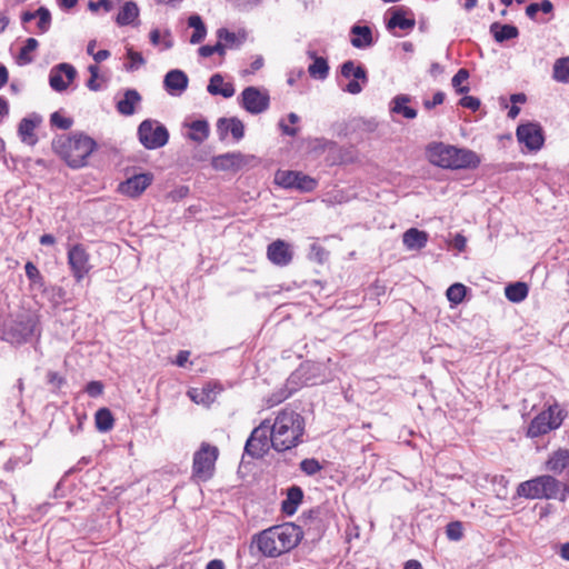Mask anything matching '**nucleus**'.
<instances>
[{"label": "nucleus", "instance_id": "4c0bfd02", "mask_svg": "<svg viewBox=\"0 0 569 569\" xmlns=\"http://www.w3.org/2000/svg\"><path fill=\"white\" fill-rule=\"evenodd\" d=\"M553 78L558 82L569 83V57L556 60L553 64Z\"/></svg>", "mask_w": 569, "mask_h": 569}, {"label": "nucleus", "instance_id": "5701e85b", "mask_svg": "<svg viewBox=\"0 0 569 569\" xmlns=\"http://www.w3.org/2000/svg\"><path fill=\"white\" fill-rule=\"evenodd\" d=\"M429 234L417 228L408 229L402 236V242L408 250H421L426 247Z\"/></svg>", "mask_w": 569, "mask_h": 569}, {"label": "nucleus", "instance_id": "dca6fc26", "mask_svg": "<svg viewBox=\"0 0 569 569\" xmlns=\"http://www.w3.org/2000/svg\"><path fill=\"white\" fill-rule=\"evenodd\" d=\"M254 541L258 550L266 557L274 558L283 553L278 536L273 533V527L257 535Z\"/></svg>", "mask_w": 569, "mask_h": 569}, {"label": "nucleus", "instance_id": "774afa93", "mask_svg": "<svg viewBox=\"0 0 569 569\" xmlns=\"http://www.w3.org/2000/svg\"><path fill=\"white\" fill-rule=\"evenodd\" d=\"M403 569H422V566L418 560H408Z\"/></svg>", "mask_w": 569, "mask_h": 569}, {"label": "nucleus", "instance_id": "6ab92c4d", "mask_svg": "<svg viewBox=\"0 0 569 569\" xmlns=\"http://www.w3.org/2000/svg\"><path fill=\"white\" fill-rule=\"evenodd\" d=\"M267 257L273 264L284 267L292 261L293 251L286 241L278 239L268 246Z\"/></svg>", "mask_w": 569, "mask_h": 569}, {"label": "nucleus", "instance_id": "20e7f679", "mask_svg": "<svg viewBox=\"0 0 569 569\" xmlns=\"http://www.w3.org/2000/svg\"><path fill=\"white\" fill-rule=\"evenodd\" d=\"M561 491V482L549 475L538 476L517 487V495L526 499H556Z\"/></svg>", "mask_w": 569, "mask_h": 569}, {"label": "nucleus", "instance_id": "f3484780", "mask_svg": "<svg viewBox=\"0 0 569 569\" xmlns=\"http://www.w3.org/2000/svg\"><path fill=\"white\" fill-rule=\"evenodd\" d=\"M77 71L74 67L68 63H60L53 68L49 76V83L56 91H63L74 79Z\"/></svg>", "mask_w": 569, "mask_h": 569}, {"label": "nucleus", "instance_id": "b1692460", "mask_svg": "<svg viewBox=\"0 0 569 569\" xmlns=\"http://www.w3.org/2000/svg\"><path fill=\"white\" fill-rule=\"evenodd\" d=\"M140 101L141 96L136 89H127L123 98L117 102V110L122 116H132Z\"/></svg>", "mask_w": 569, "mask_h": 569}, {"label": "nucleus", "instance_id": "4be33fe9", "mask_svg": "<svg viewBox=\"0 0 569 569\" xmlns=\"http://www.w3.org/2000/svg\"><path fill=\"white\" fill-rule=\"evenodd\" d=\"M41 122L40 117L33 116L29 118H23L18 128L19 136L24 143L33 146L37 143L38 139L34 134V129Z\"/></svg>", "mask_w": 569, "mask_h": 569}, {"label": "nucleus", "instance_id": "e433bc0d", "mask_svg": "<svg viewBox=\"0 0 569 569\" xmlns=\"http://www.w3.org/2000/svg\"><path fill=\"white\" fill-rule=\"evenodd\" d=\"M96 427L101 432H107L112 429L114 419L111 411L108 408H100L96 412Z\"/></svg>", "mask_w": 569, "mask_h": 569}, {"label": "nucleus", "instance_id": "f03ea898", "mask_svg": "<svg viewBox=\"0 0 569 569\" xmlns=\"http://www.w3.org/2000/svg\"><path fill=\"white\" fill-rule=\"evenodd\" d=\"M96 141L84 133L71 136H59L52 141V148L69 167L81 168L86 166L87 159L96 149Z\"/></svg>", "mask_w": 569, "mask_h": 569}, {"label": "nucleus", "instance_id": "7c9ffc66", "mask_svg": "<svg viewBox=\"0 0 569 569\" xmlns=\"http://www.w3.org/2000/svg\"><path fill=\"white\" fill-rule=\"evenodd\" d=\"M569 466V450L558 449L547 461V469L560 473Z\"/></svg>", "mask_w": 569, "mask_h": 569}, {"label": "nucleus", "instance_id": "6e6d98bb", "mask_svg": "<svg viewBox=\"0 0 569 569\" xmlns=\"http://www.w3.org/2000/svg\"><path fill=\"white\" fill-rule=\"evenodd\" d=\"M445 100V93L442 91H438L433 94L432 100H425L423 106L426 109L430 110L436 106H439Z\"/></svg>", "mask_w": 569, "mask_h": 569}, {"label": "nucleus", "instance_id": "c756f323", "mask_svg": "<svg viewBox=\"0 0 569 569\" xmlns=\"http://www.w3.org/2000/svg\"><path fill=\"white\" fill-rule=\"evenodd\" d=\"M139 17V8L136 2L127 1L116 17L118 26L123 27L134 22Z\"/></svg>", "mask_w": 569, "mask_h": 569}, {"label": "nucleus", "instance_id": "6e6552de", "mask_svg": "<svg viewBox=\"0 0 569 569\" xmlns=\"http://www.w3.org/2000/svg\"><path fill=\"white\" fill-rule=\"evenodd\" d=\"M138 137L146 149L153 150L168 143L169 132L157 120L146 119L138 127Z\"/></svg>", "mask_w": 569, "mask_h": 569}, {"label": "nucleus", "instance_id": "5fc2aeb1", "mask_svg": "<svg viewBox=\"0 0 569 569\" xmlns=\"http://www.w3.org/2000/svg\"><path fill=\"white\" fill-rule=\"evenodd\" d=\"M86 391L90 397H99L103 392V385L100 381H91L87 385Z\"/></svg>", "mask_w": 569, "mask_h": 569}, {"label": "nucleus", "instance_id": "bf43d9fd", "mask_svg": "<svg viewBox=\"0 0 569 569\" xmlns=\"http://www.w3.org/2000/svg\"><path fill=\"white\" fill-rule=\"evenodd\" d=\"M279 127L282 130L283 134H287V136H290V137H295L298 133V128L289 127L283 121L279 122Z\"/></svg>", "mask_w": 569, "mask_h": 569}, {"label": "nucleus", "instance_id": "4468645a", "mask_svg": "<svg viewBox=\"0 0 569 569\" xmlns=\"http://www.w3.org/2000/svg\"><path fill=\"white\" fill-rule=\"evenodd\" d=\"M273 533L278 536L283 553L293 549L302 539L301 528L290 522L274 526Z\"/></svg>", "mask_w": 569, "mask_h": 569}, {"label": "nucleus", "instance_id": "e2e57ef3", "mask_svg": "<svg viewBox=\"0 0 569 569\" xmlns=\"http://www.w3.org/2000/svg\"><path fill=\"white\" fill-rule=\"evenodd\" d=\"M39 241H40V243H41L42 246H51V244H53V243L56 242V239H54V237H53L52 234H50V233H44V234H42V236L40 237V240H39Z\"/></svg>", "mask_w": 569, "mask_h": 569}, {"label": "nucleus", "instance_id": "393cba45", "mask_svg": "<svg viewBox=\"0 0 569 569\" xmlns=\"http://www.w3.org/2000/svg\"><path fill=\"white\" fill-rule=\"evenodd\" d=\"M350 33L353 36L350 42L355 48L362 49L373 43L372 31L368 26L355 24L351 27Z\"/></svg>", "mask_w": 569, "mask_h": 569}, {"label": "nucleus", "instance_id": "f8f14e48", "mask_svg": "<svg viewBox=\"0 0 569 569\" xmlns=\"http://www.w3.org/2000/svg\"><path fill=\"white\" fill-rule=\"evenodd\" d=\"M516 134L518 141L523 143L530 151H538L543 146V132L538 123L520 124L517 128Z\"/></svg>", "mask_w": 569, "mask_h": 569}, {"label": "nucleus", "instance_id": "4d7b16f0", "mask_svg": "<svg viewBox=\"0 0 569 569\" xmlns=\"http://www.w3.org/2000/svg\"><path fill=\"white\" fill-rule=\"evenodd\" d=\"M234 7L240 10L251 9L260 3L261 0H229Z\"/></svg>", "mask_w": 569, "mask_h": 569}, {"label": "nucleus", "instance_id": "69168bd1", "mask_svg": "<svg viewBox=\"0 0 569 569\" xmlns=\"http://www.w3.org/2000/svg\"><path fill=\"white\" fill-rule=\"evenodd\" d=\"M206 569H224V563L222 560L213 559L207 563Z\"/></svg>", "mask_w": 569, "mask_h": 569}, {"label": "nucleus", "instance_id": "3c124183", "mask_svg": "<svg viewBox=\"0 0 569 569\" xmlns=\"http://www.w3.org/2000/svg\"><path fill=\"white\" fill-rule=\"evenodd\" d=\"M298 183L296 184V189L302 190V191H311L316 188L317 181L309 176H306L301 172H299V179Z\"/></svg>", "mask_w": 569, "mask_h": 569}, {"label": "nucleus", "instance_id": "cd10ccee", "mask_svg": "<svg viewBox=\"0 0 569 569\" xmlns=\"http://www.w3.org/2000/svg\"><path fill=\"white\" fill-rule=\"evenodd\" d=\"M490 33L493 39L501 43L511 39H515L519 36V30L517 27L512 24H502L500 22H493L490 26Z\"/></svg>", "mask_w": 569, "mask_h": 569}, {"label": "nucleus", "instance_id": "a19ab883", "mask_svg": "<svg viewBox=\"0 0 569 569\" xmlns=\"http://www.w3.org/2000/svg\"><path fill=\"white\" fill-rule=\"evenodd\" d=\"M466 292H467L466 286L457 282V283L451 284L447 289L446 296L451 303L459 305L460 302H462V300L466 296Z\"/></svg>", "mask_w": 569, "mask_h": 569}, {"label": "nucleus", "instance_id": "a211bd4d", "mask_svg": "<svg viewBox=\"0 0 569 569\" xmlns=\"http://www.w3.org/2000/svg\"><path fill=\"white\" fill-rule=\"evenodd\" d=\"M151 173H140L127 179L119 184V191L131 198L139 197L152 182Z\"/></svg>", "mask_w": 569, "mask_h": 569}, {"label": "nucleus", "instance_id": "ddd939ff", "mask_svg": "<svg viewBox=\"0 0 569 569\" xmlns=\"http://www.w3.org/2000/svg\"><path fill=\"white\" fill-rule=\"evenodd\" d=\"M252 156H246L241 152H227L223 154H219L212 158V167L216 170L222 171H238L244 166H247L250 160H252Z\"/></svg>", "mask_w": 569, "mask_h": 569}, {"label": "nucleus", "instance_id": "9d476101", "mask_svg": "<svg viewBox=\"0 0 569 569\" xmlns=\"http://www.w3.org/2000/svg\"><path fill=\"white\" fill-rule=\"evenodd\" d=\"M341 76L346 79L352 80L342 90L350 94H359L362 91V84H367L368 76L366 69L359 64L356 66L355 61L348 60L341 64Z\"/></svg>", "mask_w": 569, "mask_h": 569}, {"label": "nucleus", "instance_id": "473e14b6", "mask_svg": "<svg viewBox=\"0 0 569 569\" xmlns=\"http://www.w3.org/2000/svg\"><path fill=\"white\" fill-rule=\"evenodd\" d=\"M392 102V112L402 114L407 119H415L417 117L416 109L406 106L408 102H410L409 96L398 94L393 98Z\"/></svg>", "mask_w": 569, "mask_h": 569}, {"label": "nucleus", "instance_id": "2eb2a0df", "mask_svg": "<svg viewBox=\"0 0 569 569\" xmlns=\"http://www.w3.org/2000/svg\"><path fill=\"white\" fill-rule=\"evenodd\" d=\"M68 262L71 267L73 276L78 281L82 280L83 277L89 272V254L84 248L80 244L71 247L68 251Z\"/></svg>", "mask_w": 569, "mask_h": 569}, {"label": "nucleus", "instance_id": "58836bf2", "mask_svg": "<svg viewBox=\"0 0 569 569\" xmlns=\"http://www.w3.org/2000/svg\"><path fill=\"white\" fill-rule=\"evenodd\" d=\"M189 138L196 142H202L208 138L209 126L206 120H196L190 124Z\"/></svg>", "mask_w": 569, "mask_h": 569}, {"label": "nucleus", "instance_id": "49530a36", "mask_svg": "<svg viewBox=\"0 0 569 569\" xmlns=\"http://www.w3.org/2000/svg\"><path fill=\"white\" fill-rule=\"evenodd\" d=\"M446 533L448 539L458 541L463 536V528L460 521H452L447 525L446 527Z\"/></svg>", "mask_w": 569, "mask_h": 569}, {"label": "nucleus", "instance_id": "ea45409f", "mask_svg": "<svg viewBox=\"0 0 569 569\" xmlns=\"http://www.w3.org/2000/svg\"><path fill=\"white\" fill-rule=\"evenodd\" d=\"M299 172L298 171H277L274 181L283 188H296L298 183Z\"/></svg>", "mask_w": 569, "mask_h": 569}, {"label": "nucleus", "instance_id": "aec40b11", "mask_svg": "<svg viewBox=\"0 0 569 569\" xmlns=\"http://www.w3.org/2000/svg\"><path fill=\"white\" fill-rule=\"evenodd\" d=\"M188 82L187 74L179 69L170 70L163 80L166 90L171 94L182 93L187 89Z\"/></svg>", "mask_w": 569, "mask_h": 569}, {"label": "nucleus", "instance_id": "a18cd8bd", "mask_svg": "<svg viewBox=\"0 0 569 569\" xmlns=\"http://www.w3.org/2000/svg\"><path fill=\"white\" fill-rule=\"evenodd\" d=\"M300 469L307 476H315L322 469V466L317 459L307 458L300 462Z\"/></svg>", "mask_w": 569, "mask_h": 569}, {"label": "nucleus", "instance_id": "412c9836", "mask_svg": "<svg viewBox=\"0 0 569 569\" xmlns=\"http://www.w3.org/2000/svg\"><path fill=\"white\" fill-rule=\"evenodd\" d=\"M217 130L220 139H224L229 131L237 141L244 136V126L238 118H220L217 122Z\"/></svg>", "mask_w": 569, "mask_h": 569}, {"label": "nucleus", "instance_id": "8fccbe9b", "mask_svg": "<svg viewBox=\"0 0 569 569\" xmlns=\"http://www.w3.org/2000/svg\"><path fill=\"white\" fill-rule=\"evenodd\" d=\"M213 53H218L219 56H224V48L222 47V42L218 41L214 46H202L199 48V54L203 58L210 57Z\"/></svg>", "mask_w": 569, "mask_h": 569}, {"label": "nucleus", "instance_id": "c03bdc74", "mask_svg": "<svg viewBox=\"0 0 569 569\" xmlns=\"http://www.w3.org/2000/svg\"><path fill=\"white\" fill-rule=\"evenodd\" d=\"M26 274L30 282L34 286L43 287L44 280L36 264L31 261H28L24 266Z\"/></svg>", "mask_w": 569, "mask_h": 569}, {"label": "nucleus", "instance_id": "79ce46f5", "mask_svg": "<svg viewBox=\"0 0 569 569\" xmlns=\"http://www.w3.org/2000/svg\"><path fill=\"white\" fill-rule=\"evenodd\" d=\"M468 78L469 72L463 68L459 69L458 72L452 77L451 84L456 89L457 93L462 94L470 90L468 86H462V82L467 81Z\"/></svg>", "mask_w": 569, "mask_h": 569}, {"label": "nucleus", "instance_id": "052dcab7", "mask_svg": "<svg viewBox=\"0 0 569 569\" xmlns=\"http://www.w3.org/2000/svg\"><path fill=\"white\" fill-rule=\"evenodd\" d=\"M190 356V352L189 351H186V350H182L178 353L177 356V360H176V363L179 366V367H183L186 365V362L188 361V358Z\"/></svg>", "mask_w": 569, "mask_h": 569}, {"label": "nucleus", "instance_id": "72a5a7b5", "mask_svg": "<svg viewBox=\"0 0 569 569\" xmlns=\"http://www.w3.org/2000/svg\"><path fill=\"white\" fill-rule=\"evenodd\" d=\"M416 26L415 19H409L405 17V13L401 9H397L392 12L391 18L387 23V28L389 30L395 28H400L402 30H411Z\"/></svg>", "mask_w": 569, "mask_h": 569}, {"label": "nucleus", "instance_id": "2f4dec72", "mask_svg": "<svg viewBox=\"0 0 569 569\" xmlns=\"http://www.w3.org/2000/svg\"><path fill=\"white\" fill-rule=\"evenodd\" d=\"M216 83H223L221 74L216 73L210 78L207 90L209 93L217 96L220 94L223 98H230L234 94V88L232 83H224L222 87H216Z\"/></svg>", "mask_w": 569, "mask_h": 569}, {"label": "nucleus", "instance_id": "9b49d317", "mask_svg": "<svg viewBox=\"0 0 569 569\" xmlns=\"http://www.w3.org/2000/svg\"><path fill=\"white\" fill-rule=\"evenodd\" d=\"M270 97L268 91L257 87H247L241 93L240 104L252 114H259L269 108Z\"/></svg>", "mask_w": 569, "mask_h": 569}, {"label": "nucleus", "instance_id": "de8ad7c7", "mask_svg": "<svg viewBox=\"0 0 569 569\" xmlns=\"http://www.w3.org/2000/svg\"><path fill=\"white\" fill-rule=\"evenodd\" d=\"M37 17L39 18L38 27L42 32H46L49 29L51 14L50 11L43 7H40L36 11Z\"/></svg>", "mask_w": 569, "mask_h": 569}, {"label": "nucleus", "instance_id": "bb28decb", "mask_svg": "<svg viewBox=\"0 0 569 569\" xmlns=\"http://www.w3.org/2000/svg\"><path fill=\"white\" fill-rule=\"evenodd\" d=\"M217 37L222 42L224 51L227 49H238L246 41V32L234 33L226 28L218 29Z\"/></svg>", "mask_w": 569, "mask_h": 569}, {"label": "nucleus", "instance_id": "0e129e2a", "mask_svg": "<svg viewBox=\"0 0 569 569\" xmlns=\"http://www.w3.org/2000/svg\"><path fill=\"white\" fill-rule=\"evenodd\" d=\"M110 57V51L108 50H99L98 52H96L93 54V59L96 60V62H101L106 59H108Z\"/></svg>", "mask_w": 569, "mask_h": 569}, {"label": "nucleus", "instance_id": "1a4fd4ad", "mask_svg": "<svg viewBox=\"0 0 569 569\" xmlns=\"http://www.w3.org/2000/svg\"><path fill=\"white\" fill-rule=\"evenodd\" d=\"M270 435L271 423L267 419L252 430L246 442L244 453L254 459L262 458L271 447Z\"/></svg>", "mask_w": 569, "mask_h": 569}, {"label": "nucleus", "instance_id": "f257e3e1", "mask_svg": "<svg viewBox=\"0 0 569 569\" xmlns=\"http://www.w3.org/2000/svg\"><path fill=\"white\" fill-rule=\"evenodd\" d=\"M305 419L295 410H281L271 423V447L278 451H287L302 442Z\"/></svg>", "mask_w": 569, "mask_h": 569}, {"label": "nucleus", "instance_id": "c9c22d12", "mask_svg": "<svg viewBox=\"0 0 569 569\" xmlns=\"http://www.w3.org/2000/svg\"><path fill=\"white\" fill-rule=\"evenodd\" d=\"M507 299L511 302H520L528 296V287L523 282L508 284L505 290Z\"/></svg>", "mask_w": 569, "mask_h": 569}, {"label": "nucleus", "instance_id": "603ef678", "mask_svg": "<svg viewBox=\"0 0 569 569\" xmlns=\"http://www.w3.org/2000/svg\"><path fill=\"white\" fill-rule=\"evenodd\" d=\"M128 58L131 60V63L127 67L128 70L138 69L140 66L144 64V59L140 52L133 51L132 49L128 50Z\"/></svg>", "mask_w": 569, "mask_h": 569}, {"label": "nucleus", "instance_id": "680f3d73", "mask_svg": "<svg viewBox=\"0 0 569 569\" xmlns=\"http://www.w3.org/2000/svg\"><path fill=\"white\" fill-rule=\"evenodd\" d=\"M540 11L539 9V4L538 3H530L527 8H526V14L530 18V19H535L536 18V14L537 12Z\"/></svg>", "mask_w": 569, "mask_h": 569}, {"label": "nucleus", "instance_id": "864d4df0", "mask_svg": "<svg viewBox=\"0 0 569 569\" xmlns=\"http://www.w3.org/2000/svg\"><path fill=\"white\" fill-rule=\"evenodd\" d=\"M459 104L463 108L477 111L480 107V100L473 96H465L459 100Z\"/></svg>", "mask_w": 569, "mask_h": 569}, {"label": "nucleus", "instance_id": "423d86ee", "mask_svg": "<svg viewBox=\"0 0 569 569\" xmlns=\"http://www.w3.org/2000/svg\"><path fill=\"white\" fill-rule=\"evenodd\" d=\"M565 417L566 412L560 409L558 403H553L531 420L527 430V436L529 438H537L547 435L551 430L558 429Z\"/></svg>", "mask_w": 569, "mask_h": 569}, {"label": "nucleus", "instance_id": "f704fd0d", "mask_svg": "<svg viewBox=\"0 0 569 569\" xmlns=\"http://www.w3.org/2000/svg\"><path fill=\"white\" fill-rule=\"evenodd\" d=\"M188 26L190 28L194 29V31L190 38V43L197 44V43L202 42L207 34V28H206L201 17L198 14L190 16L188 19Z\"/></svg>", "mask_w": 569, "mask_h": 569}, {"label": "nucleus", "instance_id": "09e8293b", "mask_svg": "<svg viewBox=\"0 0 569 569\" xmlns=\"http://www.w3.org/2000/svg\"><path fill=\"white\" fill-rule=\"evenodd\" d=\"M50 123L59 129H69L73 121L71 118L62 117L58 111L53 112L50 117Z\"/></svg>", "mask_w": 569, "mask_h": 569}, {"label": "nucleus", "instance_id": "0eeeda50", "mask_svg": "<svg viewBox=\"0 0 569 569\" xmlns=\"http://www.w3.org/2000/svg\"><path fill=\"white\" fill-rule=\"evenodd\" d=\"M219 449L207 442H202L193 455L192 478L197 481H207L212 478Z\"/></svg>", "mask_w": 569, "mask_h": 569}, {"label": "nucleus", "instance_id": "13d9d810", "mask_svg": "<svg viewBox=\"0 0 569 569\" xmlns=\"http://www.w3.org/2000/svg\"><path fill=\"white\" fill-rule=\"evenodd\" d=\"M99 8H103L106 11L112 10V3L110 0H98L97 2L90 1L89 2V9L91 11H98Z\"/></svg>", "mask_w": 569, "mask_h": 569}, {"label": "nucleus", "instance_id": "338daca9", "mask_svg": "<svg viewBox=\"0 0 569 569\" xmlns=\"http://www.w3.org/2000/svg\"><path fill=\"white\" fill-rule=\"evenodd\" d=\"M560 557L565 560H568L569 561V542H566L563 543L561 547H560V552H559Z\"/></svg>", "mask_w": 569, "mask_h": 569}, {"label": "nucleus", "instance_id": "a878e982", "mask_svg": "<svg viewBox=\"0 0 569 569\" xmlns=\"http://www.w3.org/2000/svg\"><path fill=\"white\" fill-rule=\"evenodd\" d=\"M307 54L313 60V62L308 67L310 77L325 80L329 74L328 61L322 57H318L316 51L312 50H308Z\"/></svg>", "mask_w": 569, "mask_h": 569}, {"label": "nucleus", "instance_id": "37998d69", "mask_svg": "<svg viewBox=\"0 0 569 569\" xmlns=\"http://www.w3.org/2000/svg\"><path fill=\"white\" fill-rule=\"evenodd\" d=\"M38 44L39 43H38L37 39L28 38L26 40L24 46L20 50V53L18 57L19 62L24 63V64L32 62V57L30 56V52L34 51L37 49Z\"/></svg>", "mask_w": 569, "mask_h": 569}, {"label": "nucleus", "instance_id": "7ed1b4c3", "mask_svg": "<svg viewBox=\"0 0 569 569\" xmlns=\"http://www.w3.org/2000/svg\"><path fill=\"white\" fill-rule=\"evenodd\" d=\"M38 322L36 313L22 310L4 323L3 339L13 345L24 343L36 333Z\"/></svg>", "mask_w": 569, "mask_h": 569}, {"label": "nucleus", "instance_id": "39448f33", "mask_svg": "<svg viewBox=\"0 0 569 569\" xmlns=\"http://www.w3.org/2000/svg\"><path fill=\"white\" fill-rule=\"evenodd\" d=\"M437 164L448 169L476 168L480 159L476 152L452 146L439 148Z\"/></svg>", "mask_w": 569, "mask_h": 569}, {"label": "nucleus", "instance_id": "c85d7f7f", "mask_svg": "<svg viewBox=\"0 0 569 569\" xmlns=\"http://www.w3.org/2000/svg\"><path fill=\"white\" fill-rule=\"evenodd\" d=\"M303 492L300 487L292 486L287 491V498L281 503V510L286 515H293L298 506L302 502Z\"/></svg>", "mask_w": 569, "mask_h": 569}]
</instances>
